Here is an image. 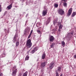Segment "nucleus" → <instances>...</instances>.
Segmentation results:
<instances>
[{
    "label": "nucleus",
    "mask_w": 76,
    "mask_h": 76,
    "mask_svg": "<svg viewBox=\"0 0 76 76\" xmlns=\"http://www.w3.org/2000/svg\"><path fill=\"white\" fill-rule=\"evenodd\" d=\"M54 66H55V64H54V62H52L50 64V69H52L54 67Z\"/></svg>",
    "instance_id": "obj_4"
},
{
    "label": "nucleus",
    "mask_w": 76,
    "mask_h": 76,
    "mask_svg": "<svg viewBox=\"0 0 76 76\" xmlns=\"http://www.w3.org/2000/svg\"><path fill=\"white\" fill-rule=\"evenodd\" d=\"M12 4H13L11 3L10 5L7 7V9H8V10H10V9H11L12 7Z\"/></svg>",
    "instance_id": "obj_9"
},
{
    "label": "nucleus",
    "mask_w": 76,
    "mask_h": 76,
    "mask_svg": "<svg viewBox=\"0 0 76 76\" xmlns=\"http://www.w3.org/2000/svg\"><path fill=\"white\" fill-rule=\"evenodd\" d=\"M62 28H63V25H60L59 27V29H62Z\"/></svg>",
    "instance_id": "obj_25"
},
{
    "label": "nucleus",
    "mask_w": 76,
    "mask_h": 76,
    "mask_svg": "<svg viewBox=\"0 0 76 76\" xmlns=\"http://www.w3.org/2000/svg\"><path fill=\"white\" fill-rule=\"evenodd\" d=\"M35 52V51L33 50L31 51V54H34Z\"/></svg>",
    "instance_id": "obj_24"
},
{
    "label": "nucleus",
    "mask_w": 76,
    "mask_h": 76,
    "mask_svg": "<svg viewBox=\"0 0 76 76\" xmlns=\"http://www.w3.org/2000/svg\"><path fill=\"white\" fill-rule=\"evenodd\" d=\"M13 40L14 41H16V39H13Z\"/></svg>",
    "instance_id": "obj_33"
},
{
    "label": "nucleus",
    "mask_w": 76,
    "mask_h": 76,
    "mask_svg": "<svg viewBox=\"0 0 76 76\" xmlns=\"http://www.w3.org/2000/svg\"><path fill=\"white\" fill-rule=\"evenodd\" d=\"M61 2L62 3H66L67 2V0H61Z\"/></svg>",
    "instance_id": "obj_20"
},
{
    "label": "nucleus",
    "mask_w": 76,
    "mask_h": 76,
    "mask_svg": "<svg viewBox=\"0 0 76 76\" xmlns=\"http://www.w3.org/2000/svg\"><path fill=\"white\" fill-rule=\"evenodd\" d=\"M45 58V53H43L42 56V59H44Z\"/></svg>",
    "instance_id": "obj_12"
},
{
    "label": "nucleus",
    "mask_w": 76,
    "mask_h": 76,
    "mask_svg": "<svg viewBox=\"0 0 76 76\" xmlns=\"http://www.w3.org/2000/svg\"><path fill=\"white\" fill-rule=\"evenodd\" d=\"M61 44H62V45L63 47H65V45H66L65 43H64V41H62L61 42Z\"/></svg>",
    "instance_id": "obj_17"
},
{
    "label": "nucleus",
    "mask_w": 76,
    "mask_h": 76,
    "mask_svg": "<svg viewBox=\"0 0 76 76\" xmlns=\"http://www.w3.org/2000/svg\"><path fill=\"white\" fill-rule=\"evenodd\" d=\"M31 34H30L29 35H28V39H29V38H31Z\"/></svg>",
    "instance_id": "obj_28"
},
{
    "label": "nucleus",
    "mask_w": 76,
    "mask_h": 76,
    "mask_svg": "<svg viewBox=\"0 0 76 76\" xmlns=\"http://www.w3.org/2000/svg\"><path fill=\"white\" fill-rule=\"evenodd\" d=\"M55 39V38L53 36H50V42H53V41Z\"/></svg>",
    "instance_id": "obj_6"
},
{
    "label": "nucleus",
    "mask_w": 76,
    "mask_h": 76,
    "mask_svg": "<svg viewBox=\"0 0 76 76\" xmlns=\"http://www.w3.org/2000/svg\"><path fill=\"white\" fill-rule=\"evenodd\" d=\"M51 17H49L48 18V20H47V21L46 22V24L47 25H48V23H50V22L51 21Z\"/></svg>",
    "instance_id": "obj_11"
},
{
    "label": "nucleus",
    "mask_w": 76,
    "mask_h": 76,
    "mask_svg": "<svg viewBox=\"0 0 76 76\" xmlns=\"http://www.w3.org/2000/svg\"><path fill=\"white\" fill-rule=\"evenodd\" d=\"M13 39H16V36H15L14 37Z\"/></svg>",
    "instance_id": "obj_34"
},
{
    "label": "nucleus",
    "mask_w": 76,
    "mask_h": 76,
    "mask_svg": "<svg viewBox=\"0 0 76 76\" xmlns=\"http://www.w3.org/2000/svg\"><path fill=\"white\" fill-rule=\"evenodd\" d=\"M74 58H75H75H76V55H74Z\"/></svg>",
    "instance_id": "obj_35"
},
{
    "label": "nucleus",
    "mask_w": 76,
    "mask_h": 76,
    "mask_svg": "<svg viewBox=\"0 0 76 76\" xmlns=\"http://www.w3.org/2000/svg\"><path fill=\"white\" fill-rule=\"evenodd\" d=\"M61 66H58V67L57 71H58V72H60V71H61Z\"/></svg>",
    "instance_id": "obj_14"
},
{
    "label": "nucleus",
    "mask_w": 76,
    "mask_h": 76,
    "mask_svg": "<svg viewBox=\"0 0 76 76\" xmlns=\"http://www.w3.org/2000/svg\"><path fill=\"white\" fill-rule=\"evenodd\" d=\"M58 13L61 15H63L64 14V11L61 9H59L58 10Z\"/></svg>",
    "instance_id": "obj_3"
},
{
    "label": "nucleus",
    "mask_w": 76,
    "mask_h": 76,
    "mask_svg": "<svg viewBox=\"0 0 76 76\" xmlns=\"http://www.w3.org/2000/svg\"><path fill=\"white\" fill-rule=\"evenodd\" d=\"M37 25H38V24H37V27L38 28H39V26H38Z\"/></svg>",
    "instance_id": "obj_36"
},
{
    "label": "nucleus",
    "mask_w": 76,
    "mask_h": 76,
    "mask_svg": "<svg viewBox=\"0 0 76 76\" xmlns=\"http://www.w3.org/2000/svg\"><path fill=\"white\" fill-rule=\"evenodd\" d=\"M53 24H54V25H55V22H54Z\"/></svg>",
    "instance_id": "obj_39"
},
{
    "label": "nucleus",
    "mask_w": 76,
    "mask_h": 76,
    "mask_svg": "<svg viewBox=\"0 0 76 76\" xmlns=\"http://www.w3.org/2000/svg\"><path fill=\"white\" fill-rule=\"evenodd\" d=\"M3 73L1 72H0V76H3Z\"/></svg>",
    "instance_id": "obj_29"
},
{
    "label": "nucleus",
    "mask_w": 76,
    "mask_h": 76,
    "mask_svg": "<svg viewBox=\"0 0 76 76\" xmlns=\"http://www.w3.org/2000/svg\"><path fill=\"white\" fill-rule=\"evenodd\" d=\"M56 45L55 43L53 42L52 44L50 45L51 48H54V46Z\"/></svg>",
    "instance_id": "obj_13"
},
{
    "label": "nucleus",
    "mask_w": 76,
    "mask_h": 76,
    "mask_svg": "<svg viewBox=\"0 0 76 76\" xmlns=\"http://www.w3.org/2000/svg\"><path fill=\"white\" fill-rule=\"evenodd\" d=\"M32 43L31 42V40L29 39H28L26 42V46L28 48H31L32 46Z\"/></svg>",
    "instance_id": "obj_1"
},
{
    "label": "nucleus",
    "mask_w": 76,
    "mask_h": 76,
    "mask_svg": "<svg viewBox=\"0 0 76 76\" xmlns=\"http://www.w3.org/2000/svg\"><path fill=\"white\" fill-rule=\"evenodd\" d=\"M37 32L38 34H41V32L39 30H37Z\"/></svg>",
    "instance_id": "obj_26"
},
{
    "label": "nucleus",
    "mask_w": 76,
    "mask_h": 76,
    "mask_svg": "<svg viewBox=\"0 0 76 76\" xmlns=\"http://www.w3.org/2000/svg\"><path fill=\"white\" fill-rule=\"evenodd\" d=\"M54 6L55 7L57 8L58 7V5L57 4H55L54 5Z\"/></svg>",
    "instance_id": "obj_22"
},
{
    "label": "nucleus",
    "mask_w": 76,
    "mask_h": 76,
    "mask_svg": "<svg viewBox=\"0 0 76 76\" xmlns=\"http://www.w3.org/2000/svg\"><path fill=\"white\" fill-rule=\"evenodd\" d=\"M32 32H33V30H31L30 32V34H31V35H32Z\"/></svg>",
    "instance_id": "obj_31"
},
{
    "label": "nucleus",
    "mask_w": 76,
    "mask_h": 76,
    "mask_svg": "<svg viewBox=\"0 0 76 76\" xmlns=\"http://www.w3.org/2000/svg\"><path fill=\"white\" fill-rule=\"evenodd\" d=\"M29 57L28 55H27L26 56L25 58V60H29Z\"/></svg>",
    "instance_id": "obj_16"
},
{
    "label": "nucleus",
    "mask_w": 76,
    "mask_h": 76,
    "mask_svg": "<svg viewBox=\"0 0 76 76\" xmlns=\"http://www.w3.org/2000/svg\"><path fill=\"white\" fill-rule=\"evenodd\" d=\"M19 42H16V46L17 47H18V45H19Z\"/></svg>",
    "instance_id": "obj_23"
},
{
    "label": "nucleus",
    "mask_w": 76,
    "mask_h": 76,
    "mask_svg": "<svg viewBox=\"0 0 76 76\" xmlns=\"http://www.w3.org/2000/svg\"><path fill=\"white\" fill-rule=\"evenodd\" d=\"M1 5L0 4V12H1Z\"/></svg>",
    "instance_id": "obj_30"
},
{
    "label": "nucleus",
    "mask_w": 76,
    "mask_h": 76,
    "mask_svg": "<svg viewBox=\"0 0 76 76\" xmlns=\"http://www.w3.org/2000/svg\"><path fill=\"white\" fill-rule=\"evenodd\" d=\"M7 13V12L6 11L5 12V14L6 13H6Z\"/></svg>",
    "instance_id": "obj_38"
},
{
    "label": "nucleus",
    "mask_w": 76,
    "mask_h": 76,
    "mask_svg": "<svg viewBox=\"0 0 76 76\" xmlns=\"http://www.w3.org/2000/svg\"><path fill=\"white\" fill-rule=\"evenodd\" d=\"M14 12H15V11H14Z\"/></svg>",
    "instance_id": "obj_44"
},
{
    "label": "nucleus",
    "mask_w": 76,
    "mask_h": 76,
    "mask_svg": "<svg viewBox=\"0 0 76 76\" xmlns=\"http://www.w3.org/2000/svg\"><path fill=\"white\" fill-rule=\"evenodd\" d=\"M28 73V71H26L25 73H24L23 75V76H27V73Z\"/></svg>",
    "instance_id": "obj_18"
},
{
    "label": "nucleus",
    "mask_w": 76,
    "mask_h": 76,
    "mask_svg": "<svg viewBox=\"0 0 76 76\" xmlns=\"http://www.w3.org/2000/svg\"><path fill=\"white\" fill-rule=\"evenodd\" d=\"M47 61H45L44 62H42L41 64V66L43 67H44L45 66V64H47Z\"/></svg>",
    "instance_id": "obj_8"
},
{
    "label": "nucleus",
    "mask_w": 76,
    "mask_h": 76,
    "mask_svg": "<svg viewBox=\"0 0 76 76\" xmlns=\"http://www.w3.org/2000/svg\"><path fill=\"white\" fill-rule=\"evenodd\" d=\"M46 13H47V10H46L43 11L42 15L43 16H45Z\"/></svg>",
    "instance_id": "obj_10"
},
{
    "label": "nucleus",
    "mask_w": 76,
    "mask_h": 76,
    "mask_svg": "<svg viewBox=\"0 0 76 76\" xmlns=\"http://www.w3.org/2000/svg\"><path fill=\"white\" fill-rule=\"evenodd\" d=\"M61 28H59V29H58V31H59V32H61Z\"/></svg>",
    "instance_id": "obj_32"
},
{
    "label": "nucleus",
    "mask_w": 76,
    "mask_h": 76,
    "mask_svg": "<svg viewBox=\"0 0 76 76\" xmlns=\"http://www.w3.org/2000/svg\"><path fill=\"white\" fill-rule=\"evenodd\" d=\"M34 51H37V47H35L34 48Z\"/></svg>",
    "instance_id": "obj_27"
},
{
    "label": "nucleus",
    "mask_w": 76,
    "mask_h": 76,
    "mask_svg": "<svg viewBox=\"0 0 76 76\" xmlns=\"http://www.w3.org/2000/svg\"><path fill=\"white\" fill-rule=\"evenodd\" d=\"M13 10H15V8H14V9H13Z\"/></svg>",
    "instance_id": "obj_42"
},
{
    "label": "nucleus",
    "mask_w": 76,
    "mask_h": 76,
    "mask_svg": "<svg viewBox=\"0 0 76 76\" xmlns=\"http://www.w3.org/2000/svg\"><path fill=\"white\" fill-rule=\"evenodd\" d=\"M12 70L13 72L12 74V75L13 76H15L16 75V73H17L18 71V69L16 67V66H14L13 67Z\"/></svg>",
    "instance_id": "obj_2"
},
{
    "label": "nucleus",
    "mask_w": 76,
    "mask_h": 76,
    "mask_svg": "<svg viewBox=\"0 0 76 76\" xmlns=\"http://www.w3.org/2000/svg\"><path fill=\"white\" fill-rule=\"evenodd\" d=\"M56 76H59V74H58V72L57 71L56 72Z\"/></svg>",
    "instance_id": "obj_21"
},
{
    "label": "nucleus",
    "mask_w": 76,
    "mask_h": 76,
    "mask_svg": "<svg viewBox=\"0 0 76 76\" xmlns=\"http://www.w3.org/2000/svg\"><path fill=\"white\" fill-rule=\"evenodd\" d=\"M63 6L64 7H67V3H66V2H64V3H63Z\"/></svg>",
    "instance_id": "obj_19"
},
{
    "label": "nucleus",
    "mask_w": 76,
    "mask_h": 76,
    "mask_svg": "<svg viewBox=\"0 0 76 76\" xmlns=\"http://www.w3.org/2000/svg\"><path fill=\"white\" fill-rule=\"evenodd\" d=\"M72 8H71L69 9L68 11V12L67 13V15L68 16H70L71 15V14H72Z\"/></svg>",
    "instance_id": "obj_5"
},
{
    "label": "nucleus",
    "mask_w": 76,
    "mask_h": 76,
    "mask_svg": "<svg viewBox=\"0 0 76 76\" xmlns=\"http://www.w3.org/2000/svg\"><path fill=\"white\" fill-rule=\"evenodd\" d=\"M74 33V32H73V31L71 32V34L70 33H69L68 34V37H70V38H72V35H73Z\"/></svg>",
    "instance_id": "obj_7"
},
{
    "label": "nucleus",
    "mask_w": 76,
    "mask_h": 76,
    "mask_svg": "<svg viewBox=\"0 0 76 76\" xmlns=\"http://www.w3.org/2000/svg\"><path fill=\"white\" fill-rule=\"evenodd\" d=\"M76 15V12H74L71 15V18H73Z\"/></svg>",
    "instance_id": "obj_15"
},
{
    "label": "nucleus",
    "mask_w": 76,
    "mask_h": 76,
    "mask_svg": "<svg viewBox=\"0 0 76 76\" xmlns=\"http://www.w3.org/2000/svg\"><path fill=\"white\" fill-rule=\"evenodd\" d=\"M12 0V1H13V0Z\"/></svg>",
    "instance_id": "obj_43"
},
{
    "label": "nucleus",
    "mask_w": 76,
    "mask_h": 76,
    "mask_svg": "<svg viewBox=\"0 0 76 76\" xmlns=\"http://www.w3.org/2000/svg\"><path fill=\"white\" fill-rule=\"evenodd\" d=\"M4 55H5V53H4Z\"/></svg>",
    "instance_id": "obj_41"
},
{
    "label": "nucleus",
    "mask_w": 76,
    "mask_h": 76,
    "mask_svg": "<svg viewBox=\"0 0 76 76\" xmlns=\"http://www.w3.org/2000/svg\"><path fill=\"white\" fill-rule=\"evenodd\" d=\"M63 76V74H61L60 75V76Z\"/></svg>",
    "instance_id": "obj_37"
},
{
    "label": "nucleus",
    "mask_w": 76,
    "mask_h": 76,
    "mask_svg": "<svg viewBox=\"0 0 76 76\" xmlns=\"http://www.w3.org/2000/svg\"><path fill=\"white\" fill-rule=\"evenodd\" d=\"M22 1H25V0H22Z\"/></svg>",
    "instance_id": "obj_40"
}]
</instances>
